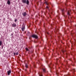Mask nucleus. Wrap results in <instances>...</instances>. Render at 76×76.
<instances>
[{
	"label": "nucleus",
	"instance_id": "412c9836",
	"mask_svg": "<svg viewBox=\"0 0 76 76\" xmlns=\"http://www.w3.org/2000/svg\"><path fill=\"white\" fill-rule=\"evenodd\" d=\"M64 76H68V75H65Z\"/></svg>",
	"mask_w": 76,
	"mask_h": 76
},
{
	"label": "nucleus",
	"instance_id": "a211bd4d",
	"mask_svg": "<svg viewBox=\"0 0 76 76\" xmlns=\"http://www.w3.org/2000/svg\"><path fill=\"white\" fill-rule=\"evenodd\" d=\"M15 22H17V19H16L15 20Z\"/></svg>",
	"mask_w": 76,
	"mask_h": 76
},
{
	"label": "nucleus",
	"instance_id": "20e7f679",
	"mask_svg": "<svg viewBox=\"0 0 76 76\" xmlns=\"http://www.w3.org/2000/svg\"><path fill=\"white\" fill-rule=\"evenodd\" d=\"M7 73L8 75H9L11 73V70H10L9 71H8Z\"/></svg>",
	"mask_w": 76,
	"mask_h": 76
},
{
	"label": "nucleus",
	"instance_id": "393cba45",
	"mask_svg": "<svg viewBox=\"0 0 76 76\" xmlns=\"http://www.w3.org/2000/svg\"><path fill=\"white\" fill-rule=\"evenodd\" d=\"M68 18H69V16H68Z\"/></svg>",
	"mask_w": 76,
	"mask_h": 76
},
{
	"label": "nucleus",
	"instance_id": "f3484780",
	"mask_svg": "<svg viewBox=\"0 0 76 76\" xmlns=\"http://www.w3.org/2000/svg\"><path fill=\"white\" fill-rule=\"evenodd\" d=\"M73 72H75V69H73Z\"/></svg>",
	"mask_w": 76,
	"mask_h": 76
},
{
	"label": "nucleus",
	"instance_id": "4be33fe9",
	"mask_svg": "<svg viewBox=\"0 0 76 76\" xmlns=\"http://www.w3.org/2000/svg\"><path fill=\"white\" fill-rule=\"evenodd\" d=\"M13 34H11V36H13Z\"/></svg>",
	"mask_w": 76,
	"mask_h": 76
},
{
	"label": "nucleus",
	"instance_id": "6ab92c4d",
	"mask_svg": "<svg viewBox=\"0 0 76 76\" xmlns=\"http://www.w3.org/2000/svg\"><path fill=\"white\" fill-rule=\"evenodd\" d=\"M16 55H18V53H16Z\"/></svg>",
	"mask_w": 76,
	"mask_h": 76
},
{
	"label": "nucleus",
	"instance_id": "aec40b11",
	"mask_svg": "<svg viewBox=\"0 0 76 76\" xmlns=\"http://www.w3.org/2000/svg\"><path fill=\"white\" fill-rule=\"evenodd\" d=\"M14 55H16V53H14Z\"/></svg>",
	"mask_w": 76,
	"mask_h": 76
},
{
	"label": "nucleus",
	"instance_id": "b1692460",
	"mask_svg": "<svg viewBox=\"0 0 76 76\" xmlns=\"http://www.w3.org/2000/svg\"><path fill=\"white\" fill-rule=\"evenodd\" d=\"M39 76H42V75H41V76H40V75H39Z\"/></svg>",
	"mask_w": 76,
	"mask_h": 76
},
{
	"label": "nucleus",
	"instance_id": "6e6552de",
	"mask_svg": "<svg viewBox=\"0 0 76 76\" xmlns=\"http://www.w3.org/2000/svg\"><path fill=\"white\" fill-rule=\"evenodd\" d=\"M62 15H64V10H62Z\"/></svg>",
	"mask_w": 76,
	"mask_h": 76
},
{
	"label": "nucleus",
	"instance_id": "9b49d317",
	"mask_svg": "<svg viewBox=\"0 0 76 76\" xmlns=\"http://www.w3.org/2000/svg\"><path fill=\"white\" fill-rule=\"evenodd\" d=\"M2 44V42L1 41H0V46H1Z\"/></svg>",
	"mask_w": 76,
	"mask_h": 76
},
{
	"label": "nucleus",
	"instance_id": "a878e982",
	"mask_svg": "<svg viewBox=\"0 0 76 76\" xmlns=\"http://www.w3.org/2000/svg\"><path fill=\"white\" fill-rule=\"evenodd\" d=\"M75 26H76V24L75 25Z\"/></svg>",
	"mask_w": 76,
	"mask_h": 76
},
{
	"label": "nucleus",
	"instance_id": "4468645a",
	"mask_svg": "<svg viewBox=\"0 0 76 76\" xmlns=\"http://www.w3.org/2000/svg\"><path fill=\"white\" fill-rule=\"evenodd\" d=\"M43 70L44 72H45V69H43Z\"/></svg>",
	"mask_w": 76,
	"mask_h": 76
},
{
	"label": "nucleus",
	"instance_id": "9d476101",
	"mask_svg": "<svg viewBox=\"0 0 76 76\" xmlns=\"http://www.w3.org/2000/svg\"><path fill=\"white\" fill-rule=\"evenodd\" d=\"M67 15H69V16H70V11H68Z\"/></svg>",
	"mask_w": 76,
	"mask_h": 76
},
{
	"label": "nucleus",
	"instance_id": "5701e85b",
	"mask_svg": "<svg viewBox=\"0 0 76 76\" xmlns=\"http://www.w3.org/2000/svg\"><path fill=\"white\" fill-rule=\"evenodd\" d=\"M47 34H49V33L48 32H47Z\"/></svg>",
	"mask_w": 76,
	"mask_h": 76
},
{
	"label": "nucleus",
	"instance_id": "dca6fc26",
	"mask_svg": "<svg viewBox=\"0 0 76 76\" xmlns=\"http://www.w3.org/2000/svg\"><path fill=\"white\" fill-rule=\"evenodd\" d=\"M46 8V9H48V6H47Z\"/></svg>",
	"mask_w": 76,
	"mask_h": 76
},
{
	"label": "nucleus",
	"instance_id": "39448f33",
	"mask_svg": "<svg viewBox=\"0 0 76 76\" xmlns=\"http://www.w3.org/2000/svg\"><path fill=\"white\" fill-rule=\"evenodd\" d=\"M12 26L13 27H16V24H15V23H13L12 24Z\"/></svg>",
	"mask_w": 76,
	"mask_h": 76
},
{
	"label": "nucleus",
	"instance_id": "f8f14e48",
	"mask_svg": "<svg viewBox=\"0 0 76 76\" xmlns=\"http://www.w3.org/2000/svg\"><path fill=\"white\" fill-rule=\"evenodd\" d=\"M25 66L26 68H28V64H26Z\"/></svg>",
	"mask_w": 76,
	"mask_h": 76
},
{
	"label": "nucleus",
	"instance_id": "7ed1b4c3",
	"mask_svg": "<svg viewBox=\"0 0 76 76\" xmlns=\"http://www.w3.org/2000/svg\"><path fill=\"white\" fill-rule=\"evenodd\" d=\"M25 29V26H23L22 27V31H24Z\"/></svg>",
	"mask_w": 76,
	"mask_h": 76
},
{
	"label": "nucleus",
	"instance_id": "423d86ee",
	"mask_svg": "<svg viewBox=\"0 0 76 76\" xmlns=\"http://www.w3.org/2000/svg\"><path fill=\"white\" fill-rule=\"evenodd\" d=\"M7 3L8 4H9V5H10V0H8Z\"/></svg>",
	"mask_w": 76,
	"mask_h": 76
},
{
	"label": "nucleus",
	"instance_id": "2eb2a0df",
	"mask_svg": "<svg viewBox=\"0 0 76 76\" xmlns=\"http://www.w3.org/2000/svg\"><path fill=\"white\" fill-rule=\"evenodd\" d=\"M26 51H28V48H26Z\"/></svg>",
	"mask_w": 76,
	"mask_h": 76
},
{
	"label": "nucleus",
	"instance_id": "1a4fd4ad",
	"mask_svg": "<svg viewBox=\"0 0 76 76\" xmlns=\"http://www.w3.org/2000/svg\"><path fill=\"white\" fill-rule=\"evenodd\" d=\"M26 3L27 4H29V1L28 0H27Z\"/></svg>",
	"mask_w": 76,
	"mask_h": 76
},
{
	"label": "nucleus",
	"instance_id": "0eeeda50",
	"mask_svg": "<svg viewBox=\"0 0 76 76\" xmlns=\"http://www.w3.org/2000/svg\"><path fill=\"white\" fill-rule=\"evenodd\" d=\"M22 2L23 3H26V0H22Z\"/></svg>",
	"mask_w": 76,
	"mask_h": 76
},
{
	"label": "nucleus",
	"instance_id": "f03ea898",
	"mask_svg": "<svg viewBox=\"0 0 76 76\" xmlns=\"http://www.w3.org/2000/svg\"><path fill=\"white\" fill-rule=\"evenodd\" d=\"M22 15H23L24 17H25L26 15V12H24L22 13Z\"/></svg>",
	"mask_w": 76,
	"mask_h": 76
},
{
	"label": "nucleus",
	"instance_id": "f257e3e1",
	"mask_svg": "<svg viewBox=\"0 0 76 76\" xmlns=\"http://www.w3.org/2000/svg\"><path fill=\"white\" fill-rule=\"evenodd\" d=\"M32 38H36V39L38 38V36L36 35L33 34L31 36Z\"/></svg>",
	"mask_w": 76,
	"mask_h": 76
},
{
	"label": "nucleus",
	"instance_id": "ddd939ff",
	"mask_svg": "<svg viewBox=\"0 0 76 76\" xmlns=\"http://www.w3.org/2000/svg\"><path fill=\"white\" fill-rule=\"evenodd\" d=\"M45 4H46L47 5H48V4L47 1L45 2Z\"/></svg>",
	"mask_w": 76,
	"mask_h": 76
}]
</instances>
